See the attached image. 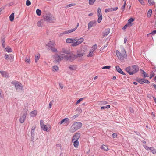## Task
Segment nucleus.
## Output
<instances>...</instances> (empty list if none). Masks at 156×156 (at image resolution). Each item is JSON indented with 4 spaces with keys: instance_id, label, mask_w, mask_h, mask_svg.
Listing matches in <instances>:
<instances>
[{
    "instance_id": "1",
    "label": "nucleus",
    "mask_w": 156,
    "mask_h": 156,
    "mask_svg": "<svg viewBox=\"0 0 156 156\" xmlns=\"http://www.w3.org/2000/svg\"><path fill=\"white\" fill-rule=\"evenodd\" d=\"M139 66L137 65H133L131 66H129L126 67L125 69V71L131 75L136 73L139 71Z\"/></svg>"
},
{
    "instance_id": "2",
    "label": "nucleus",
    "mask_w": 156,
    "mask_h": 156,
    "mask_svg": "<svg viewBox=\"0 0 156 156\" xmlns=\"http://www.w3.org/2000/svg\"><path fill=\"white\" fill-rule=\"evenodd\" d=\"M82 126V124L79 122L74 123L71 126L70 130L71 132L73 133L80 129Z\"/></svg>"
},
{
    "instance_id": "3",
    "label": "nucleus",
    "mask_w": 156,
    "mask_h": 156,
    "mask_svg": "<svg viewBox=\"0 0 156 156\" xmlns=\"http://www.w3.org/2000/svg\"><path fill=\"white\" fill-rule=\"evenodd\" d=\"M70 55L69 56H68L66 55L62 54L61 55L62 56V58L70 62H72L76 58V57L75 55L73 54Z\"/></svg>"
},
{
    "instance_id": "4",
    "label": "nucleus",
    "mask_w": 156,
    "mask_h": 156,
    "mask_svg": "<svg viewBox=\"0 0 156 156\" xmlns=\"http://www.w3.org/2000/svg\"><path fill=\"white\" fill-rule=\"evenodd\" d=\"M11 83L15 86L16 90H23V85L20 82L12 81Z\"/></svg>"
},
{
    "instance_id": "5",
    "label": "nucleus",
    "mask_w": 156,
    "mask_h": 156,
    "mask_svg": "<svg viewBox=\"0 0 156 156\" xmlns=\"http://www.w3.org/2000/svg\"><path fill=\"white\" fill-rule=\"evenodd\" d=\"M116 53L118 58L121 60H123L124 58H127V55L126 54L123 55L118 50L116 51Z\"/></svg>"
},
{
    "instance_id": "6",
    "label": "nucleus",
    "mask_w": 156,
    "mask_h": 156,
    "mask_svg": "<svg viewBox=\"0 0 156 156\" xmlns=\"http://www.w3.org/2000/svg\"><path fill=\"white\" fill-rule=\"evenodd\" d=\"M53 20V19H52L51 16V14H46L44 18V20L48 22H52Z\"/></svg>"
},
{
    "instance_id": "7",
    "label": "nucleus",
    "mask_w": 156,
    "mask_h": 156,
    "mask_svg": "<svg viewBox=\"0 0 156 156\" xmlns=\"http://www.w3.org/2000/svg\"><path fill=\"white\" fill-rule=\"evenodd\" d=\"M84 41V38L82 37L77 40L75 42H74L72 44L73 46H76L81 44Z\"/></svg>"
},
{
    "instance_id": "8",
    "label": "nucleus",
    "mask_w": 156,
    "mask_h": 156,
    "mask_svg": "<svg viewBox=\"0 0 156 156\" xmlns=\"http://www.w3.org/2000/svg\"><path fill=\"white\" fill-rule=\"evenodd\" d=\"M27 114V112L25 111L23 113V115L20 116L19 121L20 123H23L24 122L26 117Z\"/></svg>"
},
{
    "instance_id": "9",
    "label": "nucleus",
    "mask_w": 156,
    "mask_h": 156,
    "mask_svg": "<svg viewBox=\"0 0 156 156\" xmlns=\"http://www.w3.org/2000/svg\"><path fill=\"white\" fill-rule=\"evenodd\" d=\"M137 81L141 84H143V83L149 84L150 83L147 80L144 78H139L138 80Z\"/></svg>"
},
{
    "instance_id": "10",
    "label": "nucleus",
    "mask_w": 156,
    "mask_h": 156,
    "mask_svg": "<svg viewBox=\"0 0 156 156\" xmlns=\"http://www.w3.org/2000/svg\"><path fill=\"white\" fill-rule=\"evenodd\" d=\"M35 126H33L31 128V141L33 142H34V130L35 129Z\"/></svg>"
},
{
    "instance_id": "11",
    "label": "nucleus",
    "mask_w": 156,
    "mask_h": 156,
    "mask_svg": "<svg viewBox=\"0 0 156 156\" xmlns=\"http://www.w3.org/2000/svg\"><path fill=\"white\" fill-rule=\"evenodd\" d=\"M54 58L55 61L56 62L59 63L61 59L63 58H62V57H61L60 55L57 54L55 55Z\"/></svg>"
},
{
    "instance_id": "12",
    "label": "nucleus",
    "mask_w": 156,
    "mask_h": 156,
    "mask_svg": "<svg viewBox=\"0 0 156 156\" xmlns=\"http://www.w3.org/2000/svg\"><path fill=\"white\" fill-rule=\"evenodd\" d=\"M80 136V134L79 132H77L74 135L72 138V141L74 140H78Z\"/></svg>"
},
{
    "instance_id": "13",
    "label": "nucleus",
    "mask_w": 156,
    "mask_h": 156,
    "mask_svg": "<svg viewBox=\"0 0 156 156\" xmlns=\"http://www.w3.org/2000/svg\"><path fill=\"white\" fill-rule=\"evenodd\" d=\"M55 44V43L54 42L50 41L46 45L48 47V50H50L51 49L50 48L53 47Z\"/></svg>"
},
{
    "instance_id": "14",
    "label": "nucleus",
    "mask_w": 156,
    "mask_h": 156,
    "mask_svg": "<svg viewBox=\"0 0 156 156\" xmlns=\"http://www.w3.org/2000/svg\"><path fill=\"white\" fill-rule=\"evenodd\" d=\"M69 122V120L68 118H64V119L62 120L60 122H59V124L61 125L62 123L67 124H68V123Z\"/></svg>"
},
{
    "instance_id": "15",
    "label": "nucleus",
    "mask_w": 156,
    "mask_h": 156,
    "mask_svg": "<svg viewBox=\"0 0 156 156\" xmlns=\"http://www.w3.org/2000/svg\"><path fill=\"white\" fill-rule=\"evenodd\" d=\"M115 68L116 71L118 72L119 73L122 74L123 75H126L125 73L122 71V69L120 68V67L119 66H115Z\"/></svg>"
},
{
    "instance_id": "16",
    "label": "nucleus",
    "mask_w": 156,
    "mask_h": 156,
    "mask_svg": "<svg viewBox=\"0 0 156 156\" xmlns=\"http://www.w3.org/2000/svg\"><path fill=\"white\" fill-rule=\"evenodd\" d=\"M110 32V29L109 28L106 29L103 32V37H104L109 34Z\"/></svg>"
},
{
    "instance_id": "17",
    "label": "nucleus",
    "mask_w": 156,
    "mask_h": 156,
    "mask_svg": "<svg viewBox=\"0 0 156 156\" xmlns=\"http://www.w3.org/2000/svg\"><path fill=\"white\" fill-rule=\"evenodd\" d=\"M62 52L66 54H71V51L69 49L65 48H63L62 49Z\"/></svg>"
},
{
    "instance_id": "18",
    "label": "nucleus",
    "mask_w": 156,
    "mask_h": 156,
    "mask_svg": "<svg viewBox=\"0 0 156 156\" xmlns=\"http://www.w3.org/2000/svg\"><path fill=\"white\" fill-rule=\"evenodd\" d=\"M96 23V21L95 20H93L89 22L88 25V28L90 29L92 27L95 25V23Z\"/></svg>"
},
{
    "instance_id": "19",
    "label": "nucleus",
    "mask_w": 156,
    "mask_h": 156,
    "mask_svg": "<svg viewBox=\"0 0 156 156\" xmlns=\"http://www.w3.org/2000/svg\"><path fill=\"white\" fill-rule=\"evenodd\" d=\"M0 73L3 77L6 78H9V76L8 73L6 72L3 71H0Z\"/></svg>"
},
{
    "instance_id": "20",
    "label": "nucleus",
    "mask_w": 156,
    "mask_h": 156,
    "mask_svg": "<svg viewBox=\"0 0 156 156\" xmlns=\"http://www.w3.org/2000/svg\"><path fill=\"white\" fill-rule=\"evenodd\" d=\"M86 49L85 48H81L80 49V50L78 52H79L80 54H81L83 55H84L85 54V52L86 51Z\"/></svg>"
},
{
    "instance_id": "21",
    "label": "nucleus",
    "mask_w": 156,
    "mask_h": 156,
    "mask_svg": "<svg viewBox=\"0 0 156 156\" xmlns=\"http://www.w3.org/2000/svg\"><path fill=\"white\" fill-rule=\"evenodd\" d=\"M134 20V18H131L128 20L127 23L129 25L130 27L131 26L133 25V24L132 23V22Z\"/></svg>"
},
{
    "instance_id": "22",
    "label": "nucleus",
    "mask_w": 156,
    "mask_h": 156,
    "mask_svg": "<svg viewBox=\"0 0 156 156\" xmlns=\"http://www.w3.org/2000/svg\"><path fill=\"white\" fill-rule=\"evenodd\" d=\"M76 67V66L74 65H70L69 67V69L71 70H75Z\"/></svg>"
},
{
    "instance_id": "23",
    "label": "nucleus",
    "mask_w": 156,
    "mask_h": 156,
    "mask_svg": "<svg viewBox=\"0 0 156 156\" xmlns=\"http://www.w3.org/2000/svg\"><path fill=\"white\" fill-rule=\"evenodd\" d=\"M72 142L73 143L74 146L76 148H77L79 145V141L78 140H74L72 141Z\"/></svg>"
},
{
    "instance_id": "24",
    "label": "nucleus",
    "mask_w": 156,
    "mask_h": 156,
    "mask_svg": "<svg viewBox=\"0 0 156 156\" xmlns=\"http://www.w3.org/2000/svg\"><path fill=\"white\" fill-rule=\"evenodd\" d=\"M74 41H76L75 39H72L70 38H68L66 40V41L67 43H73Z\"/></svg>"
},
{
    "instance_id": "25",
    "label": "nucleus",
    "mask_w": 156,
    "mask_h": 156,
    "mask_svg": "<svg viewBox=\"0 0 156 156\" xmlns=\"http://www.w3.org/2000/svg\"><path fill=\"white\" fill-rule=\"evenodd\" d=\"M101 148L102 149L105 151H107L109 150L108 149V146L106 145H102L101 146Z\"/></svg>"
},
{
    "instance_id": "26",
    "label": "nucleus",
    "mask_w": 156,
    "mask_h": 156,
    "mask_svg": "<svg viewBox=\"0 0 156 156\" xmlns=\"http://www.w3.org/2000/svg\"><path fill=\"white\" fill-rule=\"evenodd\" d=\"M14 13H12L9 16V20L11 22L13 21L14 20Z\"/></svg>"
},
{
    "instance_id": "27",
    "label": "nucleus",
    "mask_w": 156,
    "mask_h": 156,
    "mask_svg": "<svg viewBox=\"0 0 156 156\" xmlns=\"http://www.w3.org/2000/svg\"><path fill=\"white\" fill-rule=\"evenodd\" d=\"M140 71L142 72V74H143V76L144 77H148V74L143 70L142 69H140Z\"/></svg>"
},
{
    "instance_id": "28",
    "label": "nucleus",
    "mask_w": 156,
    "mask_h": 156,
    "mask_svg": "<svg viewBox=\"0 0 156 156\" xmlns=\"http://www.w3.org/2000/svg\"><path fill=\"white\" fill-rule=\"evenodd\" d=\"M5 49L6 50V51L8 52H12V49L9 47H6L5 48Z\"/></svg>"
},
{
    "instance_id": "29",
    "label": "nucleus",
    "mask_w": 156,
    "mask_h": 156,
    "mask_svg": "<svg viewBox=\"0 0 156 156\" xmlns=\"http://www.w3.org/2000/svg\"><path fill=\"white\" fill-rule=\"evenodd\" d=\"M98 23H100L102 19V14H101L100 15H98Z\"/></svg>"
},
{
    "instance_id": "30",
    "label": "nucleus",
    "mask_w": 156,
    "mask_h": 156,
    "mask_svg": "<svg viewBox=\"0 0 156 156\" xmlns=\"http://www.w3.org/2000/svg\"><path fill=\"white\" fill-rule=\"evenodd\" d=\"M152 12V10L151 9H150L147 12V16L148 17H150L151 16V13Z\"/></svg>"
},
{
    "instance_id": "31",
    "label": "nucleus",
    "mask_w": 156,
    "mask_h": 156,
    "mask_svg": "<svg viewBox=\"0 0 156 156\" xmlns=\"http://www.w3.org/2000/svg\"><path fill=\"white\" fill-rule=\"evenodd\" d=\"M41 127L43 130L48 131V128L46 127V125L44 124V126H41Z\"/></svg>"
},
{
    "instance_id": "32",
    "label": "nucleus",
    "mask_w": 156,
    "mask_h": 156,
    "mask_svg": "<svg viewBox=\"0 0 156 156\" xmlns=\"http://www.w3.org/2000/svg\"><path fill=\"white\" fill-rule=\"evenodd\" d=\"M36 13L37 14L38 16H40L41 15V10L37 9L36 10Z\"/></svg>"
},
{
    "instance_id": "33",
    "label": "nucleus",
    "mask_w": 156,
    "mask_h": 156,
    "mask_svg": "<svg viewBox=\"0 0 156 156\" xmlns=\"http://www.w3.org/2000/svg\"><path fill=\"white\" fill-rule=\"evenodd\" d=\"M110 105H107L105 106L101 107V109L102 110V109H104L105 108L108 109V108H110Z\"/></svg>"
},
{
    "instance_id": "34",
    "label": "nucleus",
    "mask_w": 156,
    "mask_h": 156,
    "mask_svg": "<svg viewBox=\"0 0 156 156\" xmlns=\"http://www.w3.org/2000/svg\"><path fill=\"white\" fill-rule=\"evenodd\" d=\"M76 29H77V27H75L73 29L67 30L68 34H69V33H71V32H72L74 31Z\"/></svg>"
},
{
    "instance_id": "35",
    "label": "nucleus",
    "mask_w": 156,
    "mask_h": 156,
    "mask_svg": "<svg viewBox=\"0 0 156 156\" xmlns=\"http://www.w3.org/2000/svg\"><path fill=\"white\" fill-rule=\"evenodd\" d=\"M31 116L32 117H34V116H35L37 114V112L35 110H34V111H32L31 112Z\"/></svg>"
},
{
    "instance_id": "36",
    "label": "nucleus",
    "mask_w": 156,
    "mask_h": 156,
    "mask_svg": "<svg viewBox=\"0 0 156 156\" xmlns=\"http://www.w3.org/2000/svg\"><path fill=\"white\" fill-rule=\"evenodd\" d=\"M25 62L27 63H30V59L29 57H26L25 58Z\"/></svg>"
},
{
    "instance_id": "37",
    "label": "nucleus",
    "mask_w": 156,
    "mask_h": 156,
    "mask_svg": "<svg viewBox=\"0 0 156 156\" xmlns=\"http://www.w3.org/2000/svg\"><path fill=\"white\" fill-rule=\"evenodd\" d=\"M112 8H108L105 9V12L106 13H107L109 12H112Z\"/></svg>"
},
{
    "instance_id": "38",
    "label": "nucleus",
    "mask_w": 156,
    "mask_h": 156,
    "mask_svg": "<svg viewBox=\"0 0 156 156\" xmlns=\"http://www.w3.org/2000/svg\"><path fill=\"white\" fill-rule=\"evenodd\" d=\"M148 2L149 4L151 5H153L155 3L153 0H148Z\"/></svg>"
},
{
    "instance_id": "39",
    "label": "nucleus",
    "mask_w": 156,
    "mask_h": 156,
    "mask_svg": "<svg viewBox=\"0 0 156 156\" xmlns=\"http://www.w3.org/2000/svg\"><path fill=\"white\" fill-rule=\"evenodd\" d=\"M68 34L67 31H66L63 32H62V33L60 34H59V36H62L63 35L66 34Z\"/></svg>"
},
{
    "instance_id": "40",
    "label": "nucleus",
    "mask_w": 156,
    "mask_h": 156,
    "mask_svg": "<svg viewBox=\"0 0 156 156\" xmlns=\"http://www.w3.org/2000/svg\"><path fill=\"white\" fill-rule=\"evenodd\" d=\"M75 55L76 57V58H77L78 57H81L83 56L84 55H83V54H81L79 52L77 55Z\"/></svg>"
},
{
    "instance_id": "41",
    "label": "nucleus",
    "mask_w": 156,
    "mask_h": 156,
    "mask_svg": "<svg viewBox=\"0 0 156 156\" xmlns=\"http://www.w3.org/2000/svg\"><path fill=\"white\" fill-rule=\"evenodd\" d=\"M126 2V1H124L123 5L121 8V9H122V11H124L125 9Z\"/></svg>"
},
{
    "instance_id": "42",
    "label": "nucleus",
    "mask_w": 156,
    "mask_h": 156,
    "mask_svg": "<svg viewBox=\"0 0 156 156\" xmlns=\"http://www.w3.org/2000/svg\"><path fill=\"white\" fill-rule=\"evenodd\" d=\"M96 0H89V4L90 5H93Z\"/></svg>"
},
{
    "instance_id": "43",
    "label": "nucleus",
    "mask_w": 156,
    "mask_h": 156,
    "mask_svg": "<svg viewBox=\"0 0 156 156\" xmlns=\"http://www.w3.org/2000/svg\"><path fill=\"white\" fill-rule=\"evenodd\" d=\"M40 58V55H35V63H37L38 61V60L39 58Z\"/></svg>"
},
{
    "instance_id": "44",
    "label": "nucleus",
    "mask_w": 156,
    "mask_h": 156,
    "mask_svg": "<svg viewBox=\"0 0 156 156\" xmlns=\"http://www.w3.org/2000/svg\"><path fill=\"white\" fill-rule=\"evenodd\" d=\"M53 68L55 70V71H56L58 70V69H59L58 66H56V65L54 66L53 67Z\"/></svg>"
},
{
    "instance_id": "45",
    "label": "nucleus",
    "mask_w": 156,
    "mask_h": 156,
    "mask_svg": "<svg viewBox=\"0 0 156 156\" xmlns=\"http://www.w3.org/2000/svg\"><path fill=\"white\" fill-rule=\"evenodd\" d=\"M143 147L144 148L147 150H150L151 149V147H148L146 145H143Z\"/></svg>"
},
{
    "instance_id": "46",
    "label": "nucleus",
    "mask_w": 156,
    "mask_h": 156,
    "mask_svg": "<svg viewBox=\"0 0 156 156\" xmlns=\"http://www.w3.org/2000/svg\"><path fill=\"white\" fill-rule=\"evenodd\" d=\"M50 49H51L50 50H51V51L53 52H57V49L53 47L52 48H51Z\"/></svg>"
},
{
    "instance_id": "47",
    "label": "nucleus",
    "mask_w": 156,
    "mask_h": 156,
    "mask_svg": "<svg viewBox=\"0 0 156 156\" xmlns=\"http://www.w3.org/2000/svg\"><path fill=\"white\" fill-rule=\"evenodd\" d=\"M14 58V56L12 54H10L9 55L8 59L11 60L12 59Z\"/></svg>"
},
{
    "instance_id": "48",
    "label": "nucleus",
    "mask_w": 156,
    "mask_h": 156,
    "mask_svg": "<svg viewBox=\"0 0 156 156\" xmlns=\"http://www.w3.org/2000/svg\"><path fill=\"white\" fill-rule=\"evenodd\" d=\"M31 2L29 0H27L26 2V5L27 6H29L30 5Z\"/></svg>"
},
{
    "instance_id": "49",
    "label": "nucleus",
    "mask_w": 156,
    "mask_h": 156,
    "mask_svg": "<svg viewBox=\"0 0 156 156\" xmlns=\"http://www.w3.org/2000/svg\"><path fill=\"white\" fill-rule=\"evenodd\" d=\"M42 21V20H41V21H38L37 23V25L38 27H42V25H41V21Z\"/></svg>"
},
{
    "instance_id": "50",
    "label": "nucleus",
    "mask_w": 156,
    "mask_h": 156,
    "mask_svg": "<svg viewBox=\"0 0 156 156\" xmlns=\"http://www.w3.org/2000/svg\"><path fill=\"white\" fill-rule=\"evenodd\" d=\"M84 99V98H80L76 102L75 104L76 105L78 104L80 102H81L82 100H83Z\"/></svg>"
},
{
    "instance_id": "51",
    "label": "nucleus",
    "mask_w": 156,
    "mask_h": 156,
    "mask_svg": "<svg viewBox=\"0 0 156 156\" xmlns=\"http://www.w3.org/2000/svg\"><path fill=\"white\" fill-rule=\"evenodd\" d=\"M152 153L155 154L156 153V150L153 148H151V149L150 150Z\"/></svg>"
},
{
    "instance_id": "52",
    "label": "nucleus",
    "mask_w": 156,
    "mask_h": 156,
    "mask_svg": "<svg viewBox=\"0 0 156 156\" xmlns=\"http://www.w3.org/2000/svg\"><path fill=\"white\" fill-rule=\"evenodd\" d=\"M101 14V11L100 8H98V15Z\"/></svg>"
},
{
    "instance_id": "53",
    "label": "nucleus",
    "mask_w": 156,
    "mask_h": 156,
    "mask_svg": "<svg viewBox=\"0 0 156 156\" xmlns=\"http://www.w3.org/2000/svg\"><path fill=\"white\" fill-rule=\"evenodd\" d=\"M111 68V66H105L102 67V69H109Z\"/></svg>"
},
{
    "instance_id": "54",
    "label": "nucleus",
    "mask_w": 156,
    "mask_h": 156,
    "mask_svg": "<svg viewBox=\"0 0 156 156\" xmlns=\"http://www.w3.org/2000/svg\"><path fill=\"white\" fill-rule=\"evenodd\" d=\"M108 45V43L107 42L106 44L103 47H102L101 48V49H102V50H103L105 47H107Z\"/></svg>"
},
{
    "instance_id": "55",
    "label": "nucleus",
    "mask_w": 156,
    "mask_h": 156,
    "mask_svg": "<svg viewBox=\"0 0 156 156\" xmlns=\"http://www.w3.org/2000/svg\"><path fill=\"white\" fill-rule=\"evenodd\" d=\"M121 52L122 53V54H123V55L126 54V50L124 48L122 49V50H121Z\"/></svg>"
},
{
    "instance_id": "56",
    "label": "nucleus",
    "mask_w": 156,
    "mask_h": 156,
    "mask_svg": "<svg viewBox=\"0 0 156 156\" xmlns=\"http://www.w3.org/2000/svg\"><path fill=\"white\" fill-rule=\"evenodd\" d=\"M143 5H145V2L143 0H138Z\"/></svg>"
},
{
    "instance_id": "57",
    "label": "nucleus",
    "mask_w": 156,
    "mask_h": 156,
    "mask_svg": "<svg viewBox=\"0 0 156 156\" xmlns=\"http://www.w3.org/2000/svg\"><path fill=\"white\" fill-rule=\"evenodd\" d=\"M93 51H90V53L88 55V57H90H90H92L93 56Z\"/></svg>"
},
{
    "instance_id": "58",
    "label": "nucleus",
    "mask_w": 156,
    "mask_h": 156,
    "mask_svg": "<svg viewBox=\"0 0 156 156\" xmlns=\"http://www.w3.org/2000/svg\"><path fill=\"white\" fill-rule=\"evenodd\" d=\"M74 5H75V4H73V3L67 5L66 6V7L68 8V7L73 6Z\"/></svg>"
},
{
    "instance_id": "59",
    "label": "nucleus",
    "mask_w": 156,
    "mask_h": 156,
    "mask_svg": "<svg viewBox=\"0 0 156 156\" xmlns=\"http://www.w3.org/2000/svg\"><path fill=\"white\" fill-rule=\"evenodd\" d=\"M117 136V134L116 133H113L112 135V136L113 138L116 137Z\"/></svg>"
},
{
    "instance_id": "60",
    "label": "nucleus",
    "mask_w": 156,
    "mask_h": 156,
    "mask_svg": "<svg viewBox=\"0 0 156 156\" xmlns=\"http://www.w3.org/2000/svg\"><path fill=\"white\" fill-rule=\"evenodd\" d=\"M101 103L102 105H106L107 104L108 102L107 101H103L101 102Z\"/></svg>"
},
{
    "instance_id": "61",
    "label": "nucleus",
    "mask_w": 156,
    "mask_h": 156,
    "mask_svg": "<svg viewBox=\"0 0 156 156\" xmlns=\"http://www.w3.org/2000/svg\"><path fill=\"white\" fill-rule=\"evenodd\" d=\"M128 25H129L127 23L123 27L122 29L125 30L126 29Z\"/></svg>"
},
{
    "instance_id": "62",
    "label": "nucleus",
    "mask_w": 156,
    "mask_h": 156,
    "mask_svg": "<svg viewBox=\"0 0 156 156\" xmlns=\"http://www.w3.org/2000/svg\"><path fill=\"white\" fill-rule=\"evenodd\" d=\"M44 121H43L42 120H41V121H40L41 127L42 126H44Z\"/></svg>"
},
{
    "instance_id": "63",
    "label": "nucleus",
    "mask_w": 156,
    "mask_h": 156,
    "mask_svg": "<svg viewBox=\"0 0 156 156\" xmlns=\"http://www.w3.org/2000/svg\"><path fill=\"white\" fill-rule=\"evenodd\" d=\"M134 132L138 136H141L139 132L136 131H134Z\"/></svg>"
},
{
    "instance_id": "64",
    "label": "nucleus",
    "mask_w": 156,
    "mask_h": 156,
    "mask_svg": "<svg viewBox=\"0 0 156 156\" xmlns=\"http://www.w3.org/2000/svg\"><path fill=\"white\" fill-rule=\"evenodd\" d=\"M97 45L96 44H95L92 46V48L93 49L95 50L97 49Z\"/></svg>"
}]
</instances>
